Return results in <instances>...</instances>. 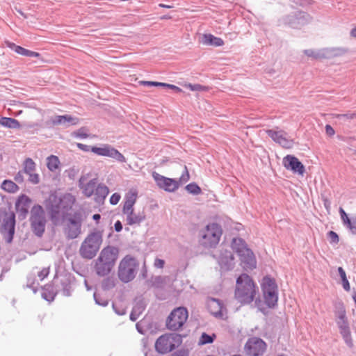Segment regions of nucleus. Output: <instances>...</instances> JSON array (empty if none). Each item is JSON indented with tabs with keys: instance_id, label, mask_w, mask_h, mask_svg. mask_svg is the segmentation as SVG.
I'll use <instances>...</instances> for the list:
<instances>
[{
	"instance_id": "obj_1",
	"label": "nucleus",
	"mask_w": 356,
	"mask_h": 356,
	"mask_svg": "<svg viewBox=\"0 0 356 356\" xmlns=\"http://www.w3.org/2000/svg\"><path fill=\"white\" fill-rule=\"evenodd\" d=\"M74 202L75 197L70 193L65 194L60 197L55 195L49 196L46 207L54 225H59L63 222Z\"/></svg>"
},
{
	"instance_id": "obj_2",
	"label": "nucleus",
	"mask_w": 356,
	"mask_h": 356,
	"mask_svg": "<svg viewBox=\"0 0 356 356\" xmlns=\"http://www.w3.org/2000/svg\"><path fill=\"white\" fill-rule=\"evenodd\" d=\"M119 250L114 246L104 248L93 261V270L99 277L108 275L114 268L118 259Z\"/></svg>"
},
{
	"instance_id": "obj_3",
	"label": "nucleus",
	"mask_w": 356,
	"mask_h": 356,
	"mask_svg": "<svg viewBox=\"0 0 356 356\" xmlns=\"http://www.w3.org/2000/svg\"><path fill=\"white\" fill-rule=\"evenodd\" d=\"M257 288L251 277L247 274L240 275L236 283L235 298L242 304L252 302L256 296Z\"/></svg>"
},
{
	"instance_id": "obj_4",
	"label": "nucleus",
	"mask_w": 356,
	"mask_h": 356,
	"mask_svg": "<svg viewBox=\"0 0 356 356\" xmlns=\"http://www.w3.org/2000/svg\"><path fill=\"white\" fill-rule=\"evenodd\" d=\"M103 243L102 232L95 230L90 232L84 238L79 248L80 256L86 259H92L99 252Z\"/></svg>"
},
{
	"instance_id": "obj_5",
	"label": "nucleus",
	"mask_w": 356,
	"mask_h": 356,
	"mask_svg": "<svg viewBox=\"0 0 356 356\" xmlns=\"http://www.w3.org/2000/svg\"><path fill=\"white\" fill-rule=\"evenodd\" d=\"M137 197L138 193L135 189H131L124 196L122 213L125 216L126 222L129 225H139L145 219L143 212L136 213L134 211V206Z\"/></svg>"
},
{
	"instance_id": "obj_6",
	"label": "nucleus",
	"mask_w": 356,
	"mask_h": 356,
	"mask_svg": "<svg viewBox=\"0 0 356 356\" xmlns=\"http://www.w3.org/2000/svg\"><path fill=\"white\" fill-rule=\"evenodd\" d=\"M222 234V228L218 224L210 223L200 231V243L204 248H214L218 244Z\"/></svg>"
},
{
	"instance_id": "obj_7",
	"label": "nucleus",
	"mask_w": 356,
	"mask_h": 356,
	"mask_svg": "<svg viewBox=\"0 0 356 356\" xmlns=\"http://www.w3.org/2000/svg\"><path fill=\"white\" fill-rule=\"evenodd\" d=\"M138 262L136 258L131 255L125 256L120 262L118 268V276L124 283L133 280L136 275Z\"/></svg>"
},
{
	"instance_id": "obj_8",
	"label": "nucleus",
	"mask_w": 356,
	"mask_h": 356,
	"mask_svg": "<svg viewBox=\"0 0 356 356\" xmlns=\"http://www.w3.org/2000/svg\"><path fill=\"white\" fill-rule=\"evenodd\" d=\"M152 177L159 188L169 192L175 191L179 188V184L186 183L190 179L189 172L186 165L184 167L179 180L165 177L155 172L152 173Z\"/></svg>"
},
{
	"instance_id": "obj_9",
	"label": "nucleus",
	"mask_w": 356,
	"mask_h": 356,
	"mask_svg": "<svg viewBox=\"0 0 356 356\" xmlns=\"http://www.w3.org/2000/svg\"><path fill=\"white\" fill-rule=\"evenodd\" d=\"M31 227L33 233L38 236H42L46 226L45 213L42 206L34 205L31 210L30 216Z\"/></svg>"
},
{
	"instance_id": "obj_10",
	"label": "nucleus",
	"mask_w": 356,
	"mask_h": 356,
	"mask_svg": "<svg viewBox=\"0 0 356 356\" xmlns=\"http://www.w3.org/2000/svg\"><path fill=\"white\" fill-rule=\"evenodd\" d=\"M15 215L12 211L0 212V232L5 241L10 243L12 242L15 234Z\"/></svg>"
},
{
	"instance_id": "obj_11",
	"label": "nucleus",
	"mask_w": 356,
	"mask_h": 356,
	"mask_svg": "<svg viewBox=\"0 0 356 356\" xmlns=\"http://www.w3.org/2000/svg\"><path fill=\"white\" fill-rule=\"evenodd\" d=\"M312 21V17L302 11H293L279 20V25L288 26L293 29H300Z\"/></svg>"
},
{
	"instance_id": "obj_12",
	"label": "nucleus",
	"mask_w": 356,
	"mask_h": 356,
	"mask_svg": "<svg viewBox=\"0 0 356 356\" xmlns=\"http://www.w3.org/2000/svg\"><path fill=\"white\" fill-rule=\"evenodd\" d=\"M181 342L179 334H163L158 338L155 343V348L157 352L165 354L173 350Z\"/></svg>"
},
{
	"instance_id": "obj_13",
	"label": "nucleus",
	"mask_w": 356,
	"mask_h": 356,
	"mask_svg": "<svg viewBox=\"0 0 356 356\" xmlns=\"http://www.w3.org/2000/svg\"><path fill=\"white\" fill-rule=\"evenodd\" d=\"M261 286L266 304L268 307H273L278 300L277 286L275 282L266 277L263 280Z\"/></svg>"
},
{
	"instance_id": "obj_14",
	"label": "nucleus",
	"mask_w": 356,
	"mask_h": 356,
	"mask_svg": "<svg viewBox=\"0 0 356 356\" xmlns=\"http://www.w3.org/2000/svg\"><path fill=\"white\" fill-rule=\"evenodd\" d=\"M188 318V311L184 307L175 309L168 316L166 325L171 330H178Z\"/></svg>"
},
{
	"instance_id": "obj_15",
	"label": "nucleus",
	"mask_w": 356,
	"mask_h": 356,
	"mask_svg": "<svg viewBox=\"0 0 356 356\" xmlns=\"http://www.w3.org/2000/svg\"><path fill=\"white\" fill-rule=\"evenodd\" d=\"M91 152L99 156L112 158L120 163L127 162L126 158L118 150L108 144H104L100 147H92Z\"/></svg>"
},
{
	"instance_id": "obj_16",
	"label": "nucleus",
	"mask_w": 356,
	"mask_h": 356,
	"mask_svg": "<svg viewBox=\"0 0 356 356\" xmlns=\"http://www.w3.org/2000/svg\"><path fill=\"white\" fill-rule=\"evenodd\" d=\"M337 325L346 344L348 347L352 348L353 346V340L352 338L349 323L346 317L345 312H341L339 315L337 319Z\"/></svg>"
},
{
	"instance_id": "obj_17",
	"label": "nucleus",
	"mask_w": 356,
	"mask_h": 356,
	"mask_svg": "<svg viewBox=\"0 0 356 356\" xmlns=\"http://www.w3.org/2000/svg\"><path fill=\"white\" fill-rule=\"evenodd\" d=\"M245 349L246 353L250 356H259L265 352L266 344L262 339L253 337L247 341Z\"/></svg>"
},
{
	"instance_id": "obj_18",
	"label": "nucleus",
	"mask_w": 356,
	"mask_h": 356,
	"mask_svg": "<svg viewBox=\"0 0 356 356\" xmlns=\"http://www.w3.org/2000/svg\"><path fill=\"white\" fill-rule=\"evenodd\" d=\"M266 134L272 140L284 148H291L293 145V140L288 137V134L283 130L268 129Z\"/></svg>"
},
{
	"instance_id": "obj_19",
	"label": "nucleus",
	"mask_w": 356,
	"mask_h": 356,
	"mask_svg": "<svg viewBox=\"0 0 356 356\" xmlns=\"http://www.w3.org/2000/svg\"><path fill=\"white\" fill-rule=\"evenodd\" d=\"M339 49L334 48H325L319 50L306 49L304 54L314 59L331 58L339 54Z\"/></svg>"
},
{
	"instance_id": "obj_20",
	"label": "nucleus",
	"mask_w": 356,
	"mask_h": 356,
	"mask_svg": "<svg viewBox=\"0 0 356 356\" xmlns=\"http://www.w3.org/2000/svg\"><path fill=\"white\" fill-rule=\"evenodd\" d=\"M283 165L287 169L293 172L302 175L305 172V166L294 156L287 155L283 159Z\"/></svg>"
},
{
	"instance_id": "obj_21",
	"label": "nucleus",
	"mask_w": 356,
	"mask_h": 356,
	"mask_svg": "<svg viewBox=\"0 0 356 356\" xmlns=\"http://www.w3.org/2000/svg\"><path fill=\"white\" fill-rule=\"evenodd\" d=\"M69 222L65 230L67 236L69 238H76L81 234V219L79 216H74L70 218Z\"/></svg>"
},
{
	"instance_id": "obj_22",
	"label": "nucleus",
	"mask_w": 356,
	"mask_h": 356,
	"mask_svg": "<svg viewBox=\"0 0 356 356\" xmlns=\"http://www.w3.org/2000/svg\"><path fill=\"white\" fill-rule=\"evenodd\" d=\"M207 307L209 312L216 318H223L226 314L225 308L218 299L209 298L207 300Z\"/></svg>"
},
{
	"instance_id": "obj_23",
	"label": "nucleus",
	"mask_w": 356,
	"mask_h": 356,
	"mask_svg": "<svg viewBox=\"0 0 356 356\" xmlns=\"http://www.w3.org/2000/svg\"><path fill=\"white\" fill-rule=\"evenodd\" d=\"M234 258L232 252L227 250H222L218 261L223 270H229L234 268Z\"/></svg>"
},
{
	"instance_id": "obj_24",
	"label": "nucleus",
	"mask_w": 356,
	"mask_h": 356,
	"mask_svg": "<svg viewBox=\"0 0 356 356\" xmlns=\"http://www.w3.org/2000/svg\"><path fill=\"white\" fill-rule=\"evenodd\" d=\"M86 181L87 177L86 175H82L79 181V186L82 190L84 195L90 197L95 193L97 186V179H92L88 182Z\"/></svg>"
},
{
	"instance_id": "obj_25",
	"label": "nucleus",
	"mask_w": 356,
	"mask_h": 356,
	"mask_svg": "<svg viewBox=\"0 0 356 356\" xmlns=\"http://www.w3.org/2000/svg\"><path fill=\"white\" fill-rule=\"evenodd\" d=\"M243 252L239 255L243 268L245 269H253L256 268L257 261L254 255L251 250L246 248L243 250Z\"/></svg>"
},
{
	"instance_id": "obj_26",
	"label": "nucleus",
	"mask_w": 356,
	"mask_h": 356,
	"mask_svg": "<svg viewBox=\"0 0 356 356\" xmlns=\"http://www.w3.org/2000/svg\"><path fill=\"white\" fill-rule=\"evenodd\" d=\"M51 123L54 125L62 124L65 127L69 125H75L79 123V119L73 118L69 115H55L51 118Z\"/></svg>"
},
{
	"instance_id": "obj_27",
	"label": "nucleus",
	"mask_w": 356,
	"mask_h": 356,
	"mask_svg": "<svg viewBox=\"0 0 356 356\" xmlns=\"http://www.w3.org/2000/svg\"><path fill=\"white\" fill-rule=\"evenodd\" d=\"M31 203V200L28 196L22 195L19 197L16 202V209L23 217H25L28 213Z\"/></svg>"
},
{
	"instance_id": "obj_28",
	"label": "nucleus",
	"mask_w": 356,
	"mask_h": 356,
	"mask_svg": "<svg viewBox=\"0 0 356 356\" xmlns=\"http://www.w3.org/2000/svg\"><path fill=\"white\" fill-rule=\"evenodd\" d=\"M201 42L205 45L214 47H220L224 44V42L221 38H217L212 34H204L202 37Z\"/></svg>"
},
{
	"instance_id": "obj_29",
	"label": "nucleus",
	"mask_w": 356,
	"mask_h": 356,
	"mask_svg": "<svg viewBox=\"0 0 356 356\" xmlns=\"http://www.w3.org/2000/svg\"><path fill=\"white\" fill-rule=\"evenodd\" d=\"M109 193L108 188L104 184H99L96 186L95 191V200L98 203H102Z\"/></svg>"
},
{
	"instance_id": "obj_30",
	"label": "nucleus",
	"mask_w": 356,
	"mask_h": 356,
	"mask_svg": "<svg viewBox=\"0 0 356 356\" xmlns=\"http://www.w3.org/2000/svg\"><path fill=\"white\" fill-rule=\"evenodd\" d=\"M141 85L146 86H161L163 88H170L172 90H175L177 92H181V89L179 87L169 83H161V82H156V81H142L140 82Z\"/></svg>"
},
{
	"instance_id": "obj_31",
	"label": "nucleus",
	"mask_w": 356,
	"mask_h": 356,
	"mask_svg": "<svg viewBox=\"0 0 356 356\" xmlns=\"http://www.w3.org/2000/svg\"><path fill=\"white\" fill-rule=\"evenodd\" d=\"M0 124L4 127L9 129H19L20 123L18 120L7 117L0 118Z\"/></svg>"
},
{
	"instance_id": "obj_32",
	"label": "nucleus",
	"mask_w": 356,
	"mask_h": 356,
	"mask_svg": "<svg viewBox=\"0 0 356 356\" xmlns=\"http://www.w3.org/2000/svg\"><path fill=\"white\" fill-rule=\"evenodd\" d=\"M232 247L238 256L243 252V250L247 248L245 241L240 238L233 239Z\"/></svg>"
},
{
	"instance_id": "obj_33",
	"label": "nucleus",
	"mask_w": 356,
	"mask_h": 356,
	"mask_svg": "<svg viewBox=\"0 0 356 356\" xmlns=\"http://www.w3.org/2000/svg\"><path fill=\"white\" fill-rule=\"evenodd\" d=\"M60 165V161L58 156L54 155H51L47 159V166L48 169L54 172L57 170Z\"/></svg>"
},
{
	"instance_id": "obj_34",
	"label": "nucleus",
	"mask_w": 356,
	"mask_h": 356,
	"mask_svg": "<svg viewBox=\"0 0 356 356\" xmlns=\"http://www.w3.org/2000/svg\"><path fill=\"white\" fill-rule=\"evenodd\" d=\"M1 188L8 193H15L18 191V186L11 180H4Z\"/></svg>"
},
{
	"instance_id": "obj_35",
	"label": "nucleus",
	"mask_w": 356,
	"mask_h": 356,
	"mask_svg": "<svg viewBox=\"0 0 356 356\" xmlns=\"http://www.w3.org/2000/svg\"><path fill=\"white\" fill-rule=\"evenodd\" d=\"M6 45L8 47H9L10 49H12L17 54L26 56L28 49H24V47H22L21 46H18L11 42H6Z\"/></svg>"
},
{
	"instance_id": "obj_36",
	"label": "nucleus",
	"mask_w": 356,
	"mask_h": 356,
	"mask_svg": "<svg viewBox=\"0 0 356 356\" xmlns=\"http://www.w3.org/2000/svg\"><path fill=\"white\" fill-rule=\"evenodd\" d=\"M216 337V336L215 334H212L209 335L205 332H203L202 334L201 337H200L198 343L200 345L211 343H213V341H214Z\"/></svg>"
},
{
	"instance_id": "obj_37",
	"label": "nucleus",
	"mask_w": 356,
	"mask_h": 356,
	"mask_svg": "<svg viewBox=\"0 0 356 356\" xmlns=\"http://www.w3.org/2000/svg\"><path fill=\"white\" fill-rule=\"evenodd\" d=\"M35 163L34 161L30 158L26 159L24 163V172L26 174L31 173L35 171Z\"/></svg>"
},
{
	"instance_id": "obj_38",
	"label": "nucleus",
	"mask_w": 356,
	"mask_h": 356,
	"mask_svg": "<svg viewBox=\"0 0 356 356\" xmlns=\"http://www.w3.org/2000/svg\"><path fill=\"white\" fill-rule=\"evenodd\" d=\"M72 135L76 138H87L89 137L88 129L86 127H81L78 130L74 131Z\"/></svg>"
},
{
	"instance_id": "obj_39",
	"label": "nucleus",
	"mask_w": 356,
	"mask_h": 356,
	"mask_svg": "<svg viewBox=\"0 0 356 356\" xmlns=\"http://www.w3.org/2000/svg\"><path fill=\"white\" fill-rule=\"evenodd\" d=\"M102 286L104 290H110L115 286V280L111 277L104 279L102 283Z\"/></svg>"
},
{
	"instance_id": "obj_40",
	"label": "nucleus",
	"mask_w": 356,
	"mask_h": 356,
	"mask_svg": "<svg viewBox=\"0 0 356 356\" xmlns=\"http://www.w3.org/2000/svg\"><path fill=\"white\" fill-rule=\"evenodd\" d=\"M186 190L193 195H198L201 193V188L195 183L188 184L186 186Z\"/></svg>"
},
{
	"instance_id": "obj_41",
	"label": "nucleus",
	"mask_w": 356,
	"mask_h": 356,
	"mask_svg": "<svg viewBox=\"0 0 356 356\" xmlns=\"http://www.w3.org/2000/svg\"><path fill=\"white\" fill-rule=\"evenodd\" d=\"M343 225L350 231L352 234H356V217L351 218Z\"/></svg>"
},
{
	"instance_id": "obj_42",
	"label": "nucleus",
	"mask_w": 356,
	"mask_h": 356,
	"mask_svg": "<svg viewBox=\"0 0 356 356\" xmlns=\"http://www.w3.org/2000/svg\"><path fill=\"white\" fill-rule=\"evenodd\" d=\"M327 237H328V239H329L330 243L337 244L339 243V236L336 232H334L333 231L328 232Z\"/></svg>"
},
{
	"instance_id": "obj_43",
	"label": "nucleus",
	"mask_w": 356,
	"mask_h": 356,
	"mask_svg": "<svg viewBox=\"0 0 356 356\" xmlns=\"http://www.w3.org/2000/svg\"><path fill=\"white\" fill-rule=\"evenodd\" d=\"M132 309L134 311L135 313H137L140 315L145 310V305L143 302L140 301L135 304Z\"/></svg>"
},
{
	"instance_id": "obj_44",
	"label": "nucleus",
	"mask_w": 356,
	"mask_h": 356,
	"mask_svg": "<svg viewBox=\"0 0 356 356\" xmlns=\"http://www.w3.org/2000/svg\"><path fill=\"white\" fill-rule=\"evenodd\" d=\"M94 299L95 300V302L99 305L105 307L107 306L108 304V300L102 298L96 293H94Z\"/></svg>"
},
{
	"instance_id": "obj_45",
	"label": "nucleus",
	"mask_w": 356,
	"mask_h": 356,
	"mask_svg": "<svg viewBox=\"0 0 356 356\" xmlns=\"http://www.w3.org/2000/svg\"><path fill=\"white\" fill-rule=\"evenodd\" d=\"M113 308L115 311V312L120 316L124 315L126 314V309L124 307H123L121 305H118L116 303L113 304Z\"/></svg>"
},
{
	"instance_id": "obj_46",
	"label": "nucleus",
	"mask_w": 356,
	"mask_h": 356,
	"mask_svg": "<svg viewBox=\"0 0 356 356\" xmlns=\"http://www.w3.org/2000/svg\"><path fill=\"white\" fill-rule=\"evenodd\" d=\"M185 87L190 89L192 91L204 90L206 88L204 86H202L200 84H191V83L185 85Z\"/></svg>"
},
{
	"instance_id": "obj_47",
	"label": "nucleus",
	"mask_w": 356,
	"mask_h": 356,
	"mask_svg": "<svg viewBox=\"0 0 356 356\" xmlns=\"http://www.w3.org/2000/svg\"><path fill=\"white\" fill-rule=\"evenodd\" d=\"M334 118L337 119L353 120L354 119V115L353 113L346 114H334Z\"/></svg>"
},
{
	"instance_id": "obj_48",
	"label": "nucleus",
	"mask_w": 356,
	"mask_h": 356,
	"mask_svg": "<svg viewBox=\"0 0 356 356\" xmlns=\"http://www.w3.org/2000/svg\"><path fill=\"white\" fill-rule=\"evenodd\" d=\"M27 175H29V180L32 184H36L39 183L40 179H39V176L38 174L34 173V172H33L31 173H28Z\"/></svg>"
},
{
	"instance_id": "obj_49",
	"label": "nucleus",
	"mask_w": 356,
	"mask_h": 356,
	"mask_svg": "<svg viewBox=\"0 0 356 356\" xmlns=\"http://www.w3.org/2000/svg\"><path fill=\"white\" fill-rule=\"evenodd\" d=\"M120 198L121 196L119 193H113L110 197V203L113 205H115L119 202Z\"/></svg>"
},
{
	"instance_id": "obj_50",
	"label": "nucleus",
	"mask_w": 356,
	"mask_h": 356,
	"mask_svg": "<svg viewBox=\"0 0 356 356\" xmlns=\"http://www.w3.org/2000/svg\"><path fill=\"white\" fill-rule=\"evenodd\" d=\"M49 273V268H43L40 272L38 273V276L41 280H43Z\"/></svg>"
},
{
	"instance_id": "obj_51",
	"label": "nucleus",
	"mask_w": 356,
	"mask_h": 356,
	"mask_svg": "<svg viewBox=\"0 0 356 356\" xmlns=\"http://www.w3.org/2000/svg\"><path fill=\"white\" fill-rule=\"evenodd\" d=\"M79 169L75 167L70 168L67 170L69 177L70 179H74V177L79 173Z\"/></svg>"
},
{
	"instance_id": "obj_52",
	"label": "nucleus",
	"mask_w": 356,
	"mask_h": 356,
	"mask_svg": "<svg viewBox=\"0 0 356 356\" xmlns=\"http://www.w3.org/2000/svg\"><path fill=\"white\" fill-rule=\"evenodd\" d=\"M165 265V261L163 259L156 258L154 262V267L157 268H163Z\"/></svg>"
},
{
	"instance_id": "obj_53",
	"label": "nucleus",
	"mask_w": 356,
	"mask_h": 356,
	"mask_svg": "<svg viewBox=\"0 0 356 356\" xmlns=\"http://www.w3.org/2000/svg\"><path fill=\"white\" fill-rule=\"evenodd\" d=\"M42 296L48 301L52 300L54 298V295L52 293L47 292L46 289L42 293Z\"/></svg>"
},
{
	"instance_id": "obj_54",
	"label": "nucleus",
	"mask_w": 356,
	"mask_h": 356,
	"mask_svg": "<svg viewBox=\"0 0 356 356\" xmlns=\"http://www.w3.org/2000/svg\"><path fill=\"white\" fill-rule=\"evenodd\" d=\"M76 147L83 151V152H89L90 150L91 151V148L89 145H85V144H82V143H76Z\"/></svg>"
},
{
	"instance_id": "obj_55",
	"label": "nucleus",
	"mask_w": 356,
	"mask_h": 356,
	"mask_svg": "<svg viewBox=\"0 0 356 356\" xmlns=\"http://www.w3.org/2000/svg\"><path fill=\"white\" fill-rule=\"evenodd\" d=\"M325 133L327 135L330 136H332L335 131L334 130V129L329 124H327L325 126Z\"/></svg>"
},
{
	"instance_id": "obj_56",
	"label": "nucleus",
	"mask_w": 356,
	"mask_h": 356,
	"mask_svg": "<svg viewBox=\"0 0 356 356\" xmlns=\"http://www.w3.org/2000/svg\"><path fill=\"white\" fill-rule=\"evenodd\" d=\"M24 171H19L15 177V180L17 182H22L24 181L23 177Z\"/></svg>"
},
{
	"instance_id": "obj_57",
	"label": "nucleus",
	"mask_w": 356,
	"mask_h": 356,
	"mask_svg": "<svg viewBox=\"0 0 356 356\" xmlns=\"http://www.w3.org/2000/svg\"><path fill=\"white\" fill-rule=\"evenodd\" d=\"M26 56L27 57H36V58H39L40 56V54L38 52H35V51H30V50H27V53L26 54Z\"/></svg>"
},
{
	"instance_id": "obj_58",
	"label": "nucleus",
	"mask_w": 356,
	"mask_h": 356,
	"mask_svg": "<svg viewBox=\"0 0 356 356\" xmlns=\"http://www.w3.org/2000/svg\"><path fill=\"white\" fill-rule=\"evenodd\" d=\"M338 271H339V273L340 275V277H341L342 281L347 279L346 273H345L344 270L342 268V267H339Z\"/></svg>"
},
{
	"instance_id": "obj_59",
	"label": "nucleus",
	"mask_w": 356,
	"mask_h": 356,
	"mask_svg": "<svg viewBox=\"0 0 356 356\" xmlns=\"http://www.w3.org/2000/svg\"><path fill=\"white\" fill-rule=\"evenodd\" d=\"M140 314L135 313L134 311L132 309L131 314H130V320L132 321H136L138 318L139 317Z\"/></svg>"
},
{
	"instance_id": "obj_60",
	"label": "nucleus",
	"mask_w": 356,
	"mask_h": 356,
	"mask_svg": "<svg viewBox=\"0 0 356 356\" xmlns=\"http://www.w3.org/2000/svg\"><path fill=\"white\" fill-rule=\"evenodd\" d=\"M114 227L116 232H120L122 229V225L119 220L115 222Z\"/></svg>"
},
{
	"instance_id": "obj_61",
	"label": "nucleus",
	"mask_w": 356,
	"mask_h": 356,
	"mask_svg": "<svg viewBox=\"0 0 356 356\" xmlns=\"http://www.w3.org/2000/svg\"><path fill=\"white\" fill-rule=\"evenodd\" d=\"M343 289L346 290V291H349L350 290V284H349V282L348 281V280H343Z\"/></svg>"
},
{
	"instance_id": "obj_62",
	"label": "nucleus",
	"mask_w": 356,
	"mask_h": 356,
	"mask_svg": "<svg viewBox=\"0 0 356 356\" xmlns=\"http://www.w3.org/2000/svg\"><path fill=\"white\" fill-rule=\"evenodd\" d=\"M342 221H343V223L345 224L346 222H348L350 218L348 216L347 214H346L345 216H343L341 217Z\"/></svg>"
},
{
	"instance_id": "obj_63",
	"label": "nucleus",
	"mask_w": 356,
	"mask_h": 356,
	"mask_svg": "<svg viewBox=\"0 0 356 356\" xmlns=\"http://www.w3.org/2000/svg\"><path fill=\"white\" fill-rule=\"evenodd\" d=\"M159 6L161 7V8H173L172 6L166 5V4H163V3H160L159 5Z\"/></svg>"
},
{
	"instance_id": "obj_64",
	"label": "nucleus",
	"mask_w": 356,
	"mask_h": 356,
	"mask_svg": "<svg viewBox=\"0 0 356 356\" xmlns=\"http://www.w3.org/2000/svg\"><path fill=\"white\" fill-rule=\"evenodd\" d=\"M350 33L352 36L356 37V28L353 29Z\"/></svg>"
}]
</instances>
